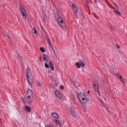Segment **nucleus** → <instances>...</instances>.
<instances>
[{
	"instance_id": "1",
	"label": "nucleus",
	"mask_w": 127,
	"mask_h": 127,
	"mask_svg": "<svg viewBox=\"0 0 127 127\" xmlns=\"http://www.w3.org/2000/svg\"><path fill=\"white\" fill-rule=\"evenodd\" d=\"M76 93H78V96L79 100L81 102V104L82 105H84L86 103H90L91 101V100L88 99L86 97L85 94L83 92H81L79 94L77 92Z\"/></svg>"
},
{
	"instance_id": "2",
	"label": "nucleus",
	"mask_w": 127,
	"mask_h": 127,
	"mask_svg": "<svg viewBox=\"0 0 127 127\" xmlns=\"http://www.w3.org/2000/svg\"><path fill=\"white\" fill-rule=\"evenodd\" d=\"M19 6L20 7V10L22 13L23 19L24 20H26V16H28V15L26 14V10L22 4H19Z\"/></svg>"
},
{
	"instance_id": "3",
	"label": "nucleus",
	"mask_w": 127,
	"mask_h": 127,
	"mask_svg": "<svg viewBox=\"0 0 127 127\" xmlns=\"http://www.w3.org/2000/svg\"><path fill=\"white\" fill-rule=\"evenodd\" d=\"M26 76L27 81L29 83L30 85H31L32 83L30 81V79L32 76V74L30 69H28L27 70Z\"/></svg>"
},
{
	"instance_id": "4",
	"label": "nucleus",
	"mask_w": 127,
	"mask_h": 127,
	"mask_svg": "<svg viewBox=\"0 0 127 127\" xmlns=\"http://www.w3.org/2000/svg\"><path fill=\"white\" fill-rule=\"evenodd\" d=\"M57 21L59 25L62 27L65 28V25L64 22L61 17H58Z\"/></svg>"
},
{
	"instance_id": "5",
	"label": "nucleus",
	"mask_w": 127,
	"mask_h": 127,
	"mask_svg": "<svg viewBox=\"0 0 127 127\" xmlns=\"http://www.w3.org/2000/svg\"><path fill=\"white\" fill-rule=\"evenodd\" d=\"M26 98H24L27 100V103L29 104H31L33 100V97L31 96H26Z\"/></svg>"
},
{
	"instance_id": "6",
	"label": "nucleus",
	"mask_w": 127,
	"mask_h": 127,
	"mask_svg": "<svg viewBox=\"0 0 127 127\" xmlns=\"http://www.w3.org/2000/svg\"><path fill=\"white\" fill-rule=\"evenodd\" d=\"M32 92L30 89H28L27 92V93L25 97V98H26V96H31L33 97Z\"/></svg>"
},
{
	"instance_id": "7",
	"label": "nucleus",
	"mask_w": 127,
	"mask_h": 127,
	"mask_svg": "<svg viewBox=\"0 0 127 127\" xmlns=\"http://www.w3.org/2000/svg\"><path fill=\"white\" fill-rule=\"evenodd\" d=\"M55 93L56 97L59 99L61 98L62 95L60 94V92L58 90H56L55 91Z\"/></svg>"
},
{
	"instance_id": "8",
	"label": "nucleus",
	"mask_w": 127,
	"mask_h": 127,
	"mask_svg": "<svg viewBox=\"0 0 127 127\" xmlns=\"http://www.w3.org/2000/svg\"><path fill=\"white\" fill-rule=\"evenodd\" d=\"M52 116L57 119H59V117L58 114L55 112H54L52 114Z\"/></svg>"
},
{
	"instance_id": "9",
	"label": "nucleus",
	"mask_w": 127,
	"mask_h": 127,
	"mask_svg": "<svg viewBox=\"0 0 127 127\" xmlns=\"http://www.w3.org/2000/svg\"><path fill=\"white\" fill-rule=\"evenodd\" d=\"M24 108L25 110L28 112H30L31 110L30 107V106H28L27 105L25 106Z\"/></svg>"
},
{
	"instance_id": "10",
	"label": "nucleus",
	"mask_w": 127,
	"mask_h": 127,
	"mask_svg": "<svg viewBox=\"0 0 127 127\" xmlns=\"http://www.w3.org/2000/svg\"><path fill=\"white\" fill-rule=\"evenodd\" d=\"M43 58L44 60H45L46 62H48V57L46 55L44 54L43 56Z\"/></svg>"
},
{
	"instance_id": "11",
	"label": "nucleus",
	"mask_w": 127,
	"mask_h": 127,
	"mask_svg": "<svg viewBox=\"0 0 127 127\" xmlns=\"http://www.w3.org/2000/svg\"><path fill=\"white\" fill-rule=\"evenodd\" d=\"M114 12L116 14H117L118 15L120 16L121 15V13L120 12L118 11V10H114Z\"/></svg>"
},
{
	"instance_id": "12",
	"label": "nucleus",
	"mask_w": 127,
	"mask_h": 127,
	"mask_svg": "<svg viewBox=\"0 0 127 127\" xmlns=\"http://www.w3.org/2000/svg\"><path fill=\"white\" fill-rule=\"evenodd\" d=\"M80 63L81 65V66L83 67H84L85 66V64L83 61H80Z\"/></svg>"
},
{
	"instance_id": "13",
	"label": "nucleus",
	"mask_w": 127,
	"mask_h": 127,
	"mask_svg": "<svg viewBox=\"0 0 127 127\" xmlns=\"http://www.w3.org/2000/svg\"><path fill=\"white\" fill-rule=\"evenodd\" d=\"M73 9L75 13H76L78 11V9L77 7H75L73 8Z\"/></svg>"
},
{
	"instance_id": "14",
	"label": "nucleus",
	"mask_w": 127,
	"mask_h": 127,
	"mask_svg": "<svg viewBox=\"0 0 127 127\" xmlns=\"http://www.w3.org/2000/svg\"><path fill=\"white\" fill-rule=\"evenodd\" d=\"M76 65L77 66V67L78 68H80L81 66L80 63L79 62H77L76 64Z\"/></svg>"
},
{
	"instance_id": "15",
	"label": "nucleus",
	"mask_w": 127,
	"mask_h": 127,
	"mask_svg": "<svg viewBox=\"0 0 127 127\" xmlns=\"http://www.w3.org/2000/svg\"><path fill=\"white\" fill-rule=\"evenodd\" d=\"M73 83V84L75 86V87L77 88V83L75 81H73L72 82Z\"/></svg>"
},
{
	"instance_id": "16",
	"label": "nucleus",
	"mask_w": 127,
	"mask_h": 127,
	"mask_svg": "<svg viewBox=\"0 0 127 127\" xmlns=\"http://www.w3.org/2000/svg\"><path fill=\"white\" fill-rule=\"evenodd\" d=\"M40 51L42 52H45V51L44 50V48L43 47H40Z\"/></svg>"
},
{
	"instance_id": "17",
	"label": "nucleus",
	"mask_w": 127,
	"mask_h": 127,
	"mask_svg": "<svg viewBox=\"0 0 127 127\" xmlns=\"http://www.w3.org/2000/svg\"><path fill=\"white\" fill-rule=\"evenodd\" d=\"M36 85L38 86L41 87V84L39 81H37L36 82Z\"/></svg>"
},
{
	"instance_id": "18",
	"label": "nucleus",
	"mask_w": 127,
	"mask_h": 127,
	"mask_svg": "<svg viewBox=\"0 0 127 127\" xmlns=\"http://www.w3.org/2000/svg\"><path fill=\"white\" fill-rule=\"evenodd\" d=\"M54 122L55 123H57V124L60 123V122L58 120H56V119H54Z\"/></svg>"
},
{
	"instance_id": "19",
	"label": "nucleus",
	"mask_w": 127,
	"mask_h": 127,
	"mask_svg": "<svg viewBox=\"0 0 127 127\" xmlns=\"http://www.w3.org/2000/svg\"><path fill=\"white\" fill-rule=\"evenodd\" d=\"M49 44V47L52 50L54 49L51 43H50Z\"/></svg>"
},
{
	"instance_id": "20",
	"label": "nucleus",
	"mask_w": 127,
	"mask_h": 127,
	"mask_svg": "<svg viewBox=\"0 0 127 127\" xmlns=\"http://www.w3.org/2000/svg\"><path fill=\"white\" fill-rule=\"evenodd\" d=\"M116 76L118 78H121L122 76L120 75V74L119 73H116Z\"/></svg>"
},
{
	"instance_id": "21",
	"label": "nucleus",
	"mask_w": 127,
	"mask_h": 127,
	"mask_svg": "<svg viewBox=\"0 0 127 127\" xmlns=\"http://www.w3.org/2000/svg\"><path fill=\"white\" fill-rule=\"evenodd\" d=\"M45 67L46 68H48L49 67V65L46 63H45Z\"/></svg>"
},
{
	"instance_id": "22",
	"label": "nucleus",
	"mask_w": 127,
	"mask_h": 127,
	"mask_svg": "<svg viewBox=\"0 0 127 127\" xmlns=\"http://www.w3.org/2000/svg\"><path fill=\"white\" fill-rule=\"evenodd\" d=\"M47 42L49 44L50 43H51V42L50 41V39L48 38V37L47 36Z\"/></svg>"
},
{
	"instance_id": "23",
	"label": "nucleus",
	"mask_w": 127,
	"mask_h": 127,
	"mask_svg": "<svg viewBox=\"0 0 127 127\" xmlns=\"http://www.w3.org/2000/svg\"><path fill=\"white\" fill-rule=\"evenodd\" d=\"M52 50V51L53 52V53L54 54V55L56 56L55 58H56V57H56V53H55V51L54 49H53V50Z\"/></svg>"
},
{
	"instance_id": "24",
	"label": "nucleus",
	"mask_w": 127,
	"mask_h": 127,
	"mask_svg": "<svg viewBox=\"0 0 127 127\" xmlns=\"http://www.w3.org/2000/svg\"><path fill=\"white\" fill-rule=\"evenodd\" d=\"M50 68H51V69L52 70V71H54V68L53 66V65H52L50 66Z\"/></svg>"
},
{
	"instance_id": "25",
	"label": "nucleus",
	"mask_w": 127,
	"mask_h": 127,
	"mask_svg": "<svg viewBox=\"0 0 127 127\" xmlns=\"http://www.w3.org/2000/svg\"><path fill=\"white\" fill-rule=\"evenodd\" d=\"M97 93H98V94H99L100 95V93L99 91V90H98V87H97Z\"/></svg>"
},
{
	"instance_id": "26",
	"label": "nucleus",
	"mask_w": 127,
	"mask_h": 127,
	"mask_svg": "<svg viewBox=\"0 0 127 127\" xmlns=\"http://www.w3.org/2000/svg\"><path fill=\"white\" fill-rule=\"evenodd\" d=\"M33 31V33H36L37 34V32H36V30L34 28L32 30V31Z\"/></svg>"
},
{
	"instance_id": "27",
	"label": "nucleus",
	"mask_w": 127,
	"mask_h": 127,
	"mask_svg": "<svg viewBox=\"0 0 127 127\" xmlns=\"http://www.w3.org/2000/svg\"><path fill=\"white\" fill-rule=\"evenodd\" d=\"M120 80L121 81H122V82L123 83H124V82H125V80L124 79H122V77H121V78H119Z\"/></svg>"
},
{
	"instance_id": "28",
	"label": "nucleus",
	"mask_w": 127,
	"mask_h": 127,
	"mask_svg": "<svg viewBox=\"0 0 127 127\" xmlns=\"http://www.w3.org/2000/svg\"><path fill=\"white\" fill-rule=\"evenodd\" d=\"M72 7L73 8H74L75 7H76V5L73 3V4L72 5Z\"/></svg>"
},
{
	"instance_id": "29",
	"label": "nucleus",
	"mask_w": 127,
	"mask_h": 127,
	"mask_svg": "<svg viewBox=\"0 0 127 127\" xmlns=\"http://www.w3.org/2000/svg\"><path fill=\"white\" fill-rule=\"evenodd\" d=\"M49 65L50 66L53 65L52 61H49Z\"/></svg>"
},
{
	"instance_id": "30",
	"label": "nucleus",
	"mask_w": 127,
	"mask_h": 127,
	"mask_svg": "<svg viewBox=\"0 0 127 127\" xmlns=\"http://www.w3.org/2000/svg\"><path fill=\"white\" fill-rule=\"evenodd\" d=\"M113 5H114L117 8H118V6H117V5L115 3L113 2Z\"/></svg>"
},
{
	"instance_id": "31",
	"label": "nucleus",
	"mask_w": 127,
	"mask_h": 127,
	"mask_svg": "<svg viewBox=\"0 0 127 127\" xmlns=\"http://www.w3.org/2000/svg\"><path fill=\"white\" fill-rule=\"evenodd\" d=\"M46 127H54V126L53 125H47Z\"/></svg>"
},
{
	"instance_id": "32",
	"label": "nucleus",
	"mask_w": 127,
	"mask_h": 127,
	"mask_svg": "<svg viewBox=\"0 0 127 127\" xmlns=\"http://www.w3.org/2000/svg\"><path fill=\"white\" fill-rule=\"evenodd\" d=\"M60 88L62 90L64 89V87L63 86H60Z\"/></svg>"
},
{
	"instance_id": "33",
	"label": "nucleus",
	"mask_w": 127,
	"mask_h": 127,
	"mask_svg": "<svg viewBox=\"0 0 127 127\" xmlns=\"http://www.w3.org/2000/svg\"><path fill=\"white\" fill-rule=\"evenodd\" d=\"M85 1L87 3H89V1L88 0H85Z\"/></svg>"
},
{
	"instance_id": "34",
	"label": "nucleus",
	"mask_w": 127,
	"mask_h": 127,
	"mask_svg": "<svg viewBox=\"0 0 127 127\" xmlns=\"http://www.w3.org/2000/svg\"><path fill=\"white\" fill-rule=\"evenodd\" d=\"M94 87H95V88L96 89L97 88V87H98L97 86H96L95 85H94L93 86Z\"/></svg>"
},
{
	"instance_id": "35",
	"label": "nucleus",
	"mask_w": 127,
	"mask_h": 127,
	"mask_svg": "<svg viewBox=\"0 0 127 127\" xmlns=\"http://www.w3.org/2000/svg\"><path fill=\"white\" fill-rule=\"evenodd\" d=\"M117 48L118 49H119L120 48V46L118 45V44H117Z\"/></svg>"
},
{
	"instance_id": "36",
	"label": "nucleus",
	"mask_w": 127,
	"mask_h": 127,
	"mask_svg": "<svg viewBox=\"0 0 127 127\" xmlns=\"http://www.w3.org/2000/svg\"><path fill=\"white\" fill-rule=\"evenodd\" d=\"M6 36L8 38H10L9 35L7 34H6Z\"/></svg>"
},
{
	"instance_id": "37",
	"label": "nucleus",
	"mask_w": 127,
	"mask_h": 127,
	"mask_svg": "<svg viewBox=\"0 0 127 127\" xmlns=\"http://www.w3.org/2000/svg\"><path fill=\"white\" fill-rule=\"evenodd\" d=\"M27 20H28V22L29 23V21H30V20L29 18L28 17H27Z\"/></svg>"
},
{
	"instance_id": "38",
	"label": "nucleus",
	"mask_w": 127,
	"mask_h": 127,
	"mask_svg": "<svg viewBox=\"0 0 127 127\" xmlns=\"http://www.w3.org/2000/svg\"><path fill=\"white\" fill-rule=\"evenodd\" d=\"M39 59H40V61H41V60H42V58H41V57H39Z\"/></svg>"
},
{
	"instance_id": "39",
	"label": "nucleus",
	"mask_w": 127,
	"mask_h": 127,
	"mask_svg": "<svg viewBox=\"0 0 127 127\" xmlns=\"http://www.w3.org/2000/svg\"><path fill=\"white\" fill-rule=\"evenodd\" d=\"M87 94H90V91H88L87 92Z\"/></svg>"
},
{
	"instance_id": "40",
	"label": "nucleus",
	"mask_w": 127,
	"mask_h": 127,
	"mask_svg": "<svg viewBox=\"0 0 127 127\" xmlns=\"http://www.w3.org/2000/svg\"><path fill=\"white\" fill-rule=\"evenodd\" d=\"M41 29H42V30H43V31H44V29H43L42 26L41 27Z\"/></svg>"
},
{
	"instance_id": "41",
	"label": "nucleus",
	"mask_w": 127,
	"mask_h": 127,
	"mask_svg": "<svg viewBox=\"0 0 127 127\" xmlns=\"http://www.w3.org/2000/svg\"><path fill=\"white\" fill-rule=\"evenodd\" d=\"M95 91H96L97 92V88L96 89H95Z\"/></svg>"
},
{
	"instance_id": "42",
	"label": "nucleus",
	"mask_w": 127,
	"mask_h": 127,
	"mask_svg": "<svg viewBox=\"0 0 127 127\" xmlns=\"http://www.w3.org/2000/svg\"><path fill=\"white\" fill-rule=\"evenodd\" d=\"M23 102H25L24 101V100H23Z\"/></svg>"
},
{
	"instance_id": "43",
	"label": "nucleus",
	"mask_w": 127,
	"mask_h": 127,
	"mask_svg": "<svg viewBox=\"0 0 127 127\" xmlns=\"http://www.w3.org/2000/svg\"><path fill=\"white\" fill-rule=\"evenodd\" d=\"M17 58H18V59H19V57H17Z\"/></svg>"
}]
</instances>
